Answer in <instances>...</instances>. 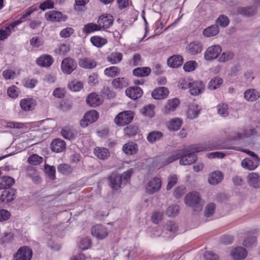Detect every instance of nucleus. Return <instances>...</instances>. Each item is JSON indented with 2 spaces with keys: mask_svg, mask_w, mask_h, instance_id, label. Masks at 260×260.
<instances>
[{
  "mask_svg": "<svg viewBox=\"0 0 260 260\" xmlns=\"http://www.w3.org/2000/svg\"><path fill=\"white\" fill-rule=\"evenodd\" d=\"M234 149V148L228 146L224 144H213L210 142L204 145H197L191 146L190 150L186 152V154H185L183 151V154L180 157V164L181 165H189L194 162L197 159L195 153L211 149Z\"/></svg>",
  "mask_w": 260,
  "mask_h": 260,
  "instance_id": "nucleus-1",
  "label": "nucleus"
},
{
  "mask_svg": "<svg viewBox=\"0 0 260 260\" xmlns=\"http://www.w3.org/2000/svg\"><path fill=\"white\" fill-rule=\"evenodd\" d=\"M133 173V169H131L124 172L122 175H118L117 173H112L109 177L111 188L117 190L122 187V185L127 183Z\"/></svg>",
  "mask_w": 260,
  "mask_h": 260,
  "instance_id": "nucleus-2",
  "label": "nucleus"
},
{
  "mask_svg": "<svg viewBox=\"0 0 260 260\" xmlns=\"http://www.w3.org/2000/svg\"><path fill=\"white\" fill-rule=\"evenodd\" d=\"M184 202L187 206L191 207L194 211H201L202 209L203 202L200 194L197 191H192L187 193L185 196Z\"/></svg>",
  "mask_w": 260,
  "mask_h": 260,
  "instance_id": "nucleus-3",
  "label": "nucleus"
},
{
  "mask_svg": "<svg viewBox=\"0 0 260 260\" xmlns=\"http://www.w3.org/2000/svg\"><path fill=\"white\" fill-rule=\"evenodd\" d=\"M133 118L134 113L132 111H124L115 117L114 122L117 125L122 126L131 123Z\"/></svg>",
  "mask_w": 260,
  "mask_h": 260,
  "instance_id": "nucleus-4",
  "label": "nucleus"
},
{
  "mask_svg": "<svg viewBox=\"0 0 260 260\" xmlns=\"http://www.w3.org/2000/svg\"><path fill=\"white\" fill-rule=\"evenodd\" d=\"M182 154L183 150H177L171 153L167 157H157L155 161L158 162V167L160 168L180 158Z\"/></svg>",
  "mask_w": 260,
  "mask_h": 260,
  "instance_id": "nucleus-5",
  "label": "nucleus"
},
{
  "mask_svg": "<svg viewBox=\"0 0 260 260\" xmlns=\"http://www.w3.org/2000/svg\"><path fill=\"white\" fill-rule=\"evenodd\" d=\"M32 257L31 249L27 246L20 247L13 255V260H31Z\"/></svg>",
  "mask_w": 260,
  "mask_h": 260,
  "instance_id": "nucleus-6",
  "label": "nucleus"
},
{
  "mask_svg": "<svg viewBox=\"0 0 260 260\" xmlns=\"http://www.w3.org/2000/svg\"><path fill=\"white\" fill-rule=\"evenodd\" d=\"M221 47L218 45H214L209 47L204 53V58L207 61H211L217 58L221 52Z\"/></svg>",
  "mask_w": 260,
  "mask_h": 260,
  "instance_id": "nucleus-7",
  "label": "nucleus"
},
{
  "mask_svg": "<svg viewBox=\"0 0 260 260\" xmlns=\"http://www.w3.org/2000/svg\"><path fill=\"white\" fill-rule=\"evenodd\" d=\"M99 118V113L93 110L87 112L80 121L82 127H86L88 124L95 122Z\"/></svg>",
  "mask_w": 260,
  "mask_h": 260,
  "instance_id": "nucleus-8",
  "label": "nucleus"
},
{
  "mask_svg": "<svg viewBox=\"0 0 260 260\" xmlns=\"http://www.w3.org/2000/svg\"><path fill=\"white\" fill-rule=\"evenodd\" d=\"M77 68V63L73 59L67 57L63 59L61 64V70L66 74H71Z\"/></svg>",
  "mask_w": 260,
  "mask_h": 260,
  "instance_id": "nucleus-9",
  "label": "nucleus"
},
{
  "mask_svg": "<svg viewBox=\"0 0 260 260\" xmlns=\"http://www.w3.org/2000/svg\"><path fill=\"white\" fill-rule=\"evenodd\" d=\"M161 186V180L158 178L155 177L146 183L145 190L147 193L152 194L158 191Z\"/></svg>",
  "mask_w": 260,
  "mask_h": 260,
  "instance_id": "nucleus-10",
  "label": "nucleus"
},
{
  "mask_svg": "<svg viewBox=\"0 0 260 260\" xmlns=\"http://www.w3.org/2000/svg\"><path fill=\"white\" fill-rule=\"evenodd\" d=\"M259 159L258 157L245 158L241 162L243 168L248 170H254L259 165Z\"/></svg>",
  "mask_w": 260,
  "mask_h": 260,
  "instance_id": "nucleus-11",
  "label": "nucleus"
},
{
  "mask_svg": "<svg viewBox=\"0 0 260 260\" xmlns=\"http://www.w3.org/2000/svg\"><path fill=\"white\" fill-rule=\"evenodd\" d=\"M19 105L23 111L25 112L31 111L35 108L37 105V101L33 98H26L20 101Z\"/></svg>",
  "mask_w": 260,
  "mask_h": 260,
  "instance_id": "nucleus-12",
  "label": "nucleus"
},
{
  "mask_svg": "<svg viewBox=\"0 0 260 260\" xmlns=\"http://www.w3.org/2000/svg\"><path fill=\"white\" fill-rule=\"evenodd\" d=\"M45 18L47 21L51 22H59L67 19V17L60 12L56 11H50L46 13Z\"/></svg>",
  "mask_w": 260,
  "mask_h": 260,
  "instance_id": "nucleus-13",
  "label": "nucleus"
},
{
  "mask_svg": "<svg viewBox=\"0 0 260 260\" xmlns=\"http://www.w3.org/2000/svg\"><path fill=\"white\" fill-rule=\"evenodd\" d=\"M186 49L188 54L191 55H195L202 52L203 45L199 41H193L187 45Z\"/></svg>",
  "mask_w": 260,
  "mask_h": 260,
  "instance_id": "nucleus-14",
  "label": "nucleus"
},
{
  "mask_svg": "<svg viewBox=\"0 0 260 260\" xmlns=\"http://www.w3.org/2000/svg\"><path fill=\"white\" fill-rule=\"evenodd\" d=\"M92 235L98 239H103L108 235L106 229L102 225H96L93 226L91 230Z\"/></svg>",
  "mask_w": 260,
  "mask_h": 260,
  "instance_id": "nucleus-15",
  "label": "nucleus"
},
{
  "mask_svg": "<svg viewBox=\"0 0 260 260\" xmlns=\"http://www.w3.org/2000/svg\"><path fill=\"white\" fill-rule=\"evenodd\" d=\"M113 22V17L111 15H103L100 17L98 19V25L100 26V30L103 28H108L110 27Z\"/></svg>",
  "mask_w": 260,
  "mask_h": 260,
  "instance_id": "nucleus-16",
  "label": "nucleus"
},
{
  "mask_svg": "<svg viewBox=\"0 0 260 260\" xmlns=\"http://www.w3.org/2000/svg\"><path fill=\"white\" fill-rule=\"evenodd\" d=\"M126 95L133 100L141 98L143 93L142 89L137 86L130 87L125 90Z\"/></svg>",
  "mask_w": 260,
  "mask_h": 260,
  "instance_id": "nucleus-17",
  "label": "nucleus"
},
{
  "mask_svg": "<svg viewBox=\"0 0 260 260\" xmlns=\"http://www.w3.org/2000/svg\"><path fill=\"white\" fill-rule=\"evenodd\" d=\"M247 182L249 186L254 188H260V175L255 172H252L247 176Z\"/></svg>",
  "mask_w": 260,
  "mask_h": 260,
  "instance_id": "nucleus-18",
  "label": "nucleus"
},
{
  "mask_svg": "<svg viewBox=\"0 0 260 260\" xmlns=\"http://www.w3.org/2000/svg\"><path fill=\"white\" fill-rule=\"evenodd\" d=\"M180 104V100L177 98L170 99L167 101L164 109L165 113L169 114L174 111Z\"/></svg>",
  "mask_w": 260,
  "mask_h": 260,
  "instance_id": "nucleus-19",
  "label": "nucleus"
},
{
  "mask_svg": "<svg viewBox=\"0 0 260 260\" xmlns=\"http://www.w3.org/2000/svg\"><path fill=\"white\" fill-rule=\"evenodd\" d=\"M257 12V8L253 6L247 7H239L237 9V15L251 17L254 15Z\"/></svg>",
  "mask_w": 260,
  "mask_h": 260,
  "instance_id": "nucleus-20",
  "label": "nucleus"
},
{
  "mask_svg": "<svg viewBox=\"0 0 260 260\" xmlns=\"http://www.w3.org/2000/svg\"><path fill=\"white\" fill-rule=\"evenodd\" d=\"M52 57L48 54H43L40 56L36 60L37 64L43 67H50L53 62Z\"/></svg>",
  "mask_w": 260,
  "mask_h": 260,
  "instance_id": "nucleus-21",
  "label": "nucleus"
},
{
  "mask_svg": "<svg viewBox=\"0 0 260 260\" xmlns=\"http://www.w3.org/2000/svg\"><path fill=\"white\" fill-rule=\"evenodd\" d=\"M223 178V176L221 172L214 171L209 174L208 181L211 185H216L221 182Z\"/></svg>",
  "mask_w": 260,
  "mask_h": 260,
  "instance_id": "nucleus-22",
  "label": "nucleus"
},
{
  "mask_svg": "<svg viewBox=\"0 0 260 260\" xmlns=\"http://www.w3.org/2000/svg\"><path fill=\"white\" fill-rule=\"evenodd\" d=\"M21 23V21H15L6 27L4 29L0 30V40L2 41L7 38L11 34L12 30L18 25Z\"/></svg>",
  "mask_w": 260,
  "mask_h": 260,
  "instance_id": "nucleus-23",
  "label": "nucleus"
},
{
  "mask_svg": "<svg viewBox=\"0 0 260 260\" xmlns=\"http://www.w3.org/2000/svg\"><path fill=\"white\" fill-rule=\"evenodd\" d=\"M51 150L57 153L63 151L66 148V144L64 141L60 139H54L50 145Z\"/></svg>",
  "mask_w": 260,
  "mask_h": 260,
  "instance_id": "nucleus-24",
  "label": "nucleus"
},
{
  "mask_svg": "<svg viewBox=\"0 0 260 260\" xmlns=\"http://www.w3.org/2000/svg\"><path fill=\"white\" fill-rule=\"evenodd\" d=\"M247 255L246 249L242 247L235 248L231 252V255L235 260H241L245 258Z\"/></svg>",
  "mask_w": 260,
  "mask_h": 260,
  "instance_id": "nucleus-25",
  "label": "nucleus"
},
{
  "mask_svg": "<svg viewBox=\"0 0 260 260\" xmlns=\"http://www.w3.org/2000/svg\"><path fill=\"white\" fill-rule=\"evenodd\" d=\"M205 85L201 81H195L191 83L190 88L191 94L196 95L203 92Z\"/></svg>",
  "mask_w": 260,
  "mask_h": 260,
  "instance_id": "nucleus-26",
  "label": "nucleus"
},
{
  "mask_svg": "<svg viewBox=\"0 0 260 260\" xmlns=\"http://www.w3.org/2000/svg\"><path fill=\"white\" fill-rule=\"evenodd\" d=\"M15 190L13 189H5L0 196V202L9 203L12 201L14 199Z\"/></svg>",
  "mask_w": 260,
  "mask_h": 260,
  "instance_id": "nucleus-27",
  "label": "nucleus"
},
{
  "mask_svg": "<svg viewBox=\"0 0 260 260\" xmlns=\"http://www.w3.org/2000/svg\"><path fill=\"white\" fill-rule=\"evenodd\" d=\"M86 102L89 106L95 107L100 105L102 103V100L99 95L95 93H91L87 96Z\"/></svg>",
  "mask_w": 260,
  "mask_h": 260,
  "instance_id": "nucleus-28",
  "label": "nucleus"
},
{
  "mask_svg": "<svg viewBox=\"0 0 260 260\" xmlns=\"http://www.w3.org/2000/svg\"><path fill=\"white\" fill-rule=\"evenodd\" d=\"M169 94L168 89L164 87H158L154 90L152 93V96L156 100H160L167 97Z\"/></svg>",
  "mask_w": 260,
  "mask_h": 260,
  "instance_id": "nucleus-29",
  "label": "nucleus"
},
{
  "mask_svg": "<svg viewBox=\"0 0 260 260\" xmlns=\"http://www.w3.org/2000/svg\"><path fill=\"white\" fill-rule=\"evenodd\" d=\"M243 131L240 130L236 134V136H232L230 139L231 140L236 141L240 139L249 138L256 135V131L253 129H250L247 131L245 133H242Z\"/></svg>",
  "mask_w": 260,
  "mask_h": 260,
  "instance_id": "nucleus-30",
  "label": "nucleus"
},
{
  "mask_svg": "<svg viewBox=\"0 0 260 260\" xmlns=\"http://www.w3.org/2000/svg\"><path fill=\"white\" fill-rule=\"evenodd\" d=\"M138 150L137 144L133 142H128L125 143L122 147V150L127 155L135 154Z\"/></svg>",
  "mask_w": 260,
  "mask_h": 260,
  "instance_id": "nucleus-31",
  "label": "nucleus"
},
{
  "mask_svg": "<svg viewBox=\"0 0 260 260\" xmlns=\"http://www.w3.org/2000/svg\"><path fill=\"white\" fill-rule=\"evenodd\" d=\"M14 183L15 180L12 177L7 176H2L0 181V189L10 188Z\"/></svg>",
  "mask_w": 260,
  "mask_h": 260,
  "instance_id": "nucleus-32",
  "label": "nucleus"
},
{
  "mask_svg": "<svg viewBox=\"0 0 260 260\" xmlns=\"http://www.w3.org/2000/svg\"><path fill=\"white\" fill-rule=\"evenodd\" d=\"M79 65L80 67L86 69H92L96 66V63L93 59L85 57L79 60Z\"/></svg>",
  "mask_w": 260,
  "mask_h": 260,
  "instance_id": "nucleus-33",
  "label": "nucleus"
},
{
  "mask_svg": "<svg viewBox=\"0 0 260 260\" xmlns=\"http://www.w3.org/2000/svg\"><path fill=\"white\" fill-rule=\"evenodd\" d=\"M167 62L168 66L171 68H177L182 64L183 58L179 55H174L169 58Z\"/></svg>",
  "mask_w": 260,
  "mask_h": 260,
  "instance_id": "nucleus-34",
  "label": "nucleus"
},
{
  "mask_svg": "<svg viewBox=\"0 0 260 260\" xmlns=\"http://www.w3.org/2000/svg\"><path fill=\"white\" fill-rule=\"evenodd\" d=\"M94 154L99 159H105L110 156L109 150L104 147H97L94 149Z\"/></svg>",
  "mask_w": 260,
  "mask_h": 260,
  "instance_id": "nucleus-35",
  "label": "nucleus"
},
{
  "mask_svg": "<svg viewBox=\"0 0 260 260\" xmlns=\"http://www.w3.org/2000/svg\"><path fill=\"white\" fill-rule=\"evenodd\" d=\"M259 97V92L254 89H247L244 92V98L249 102L255 101Z\"/></svg>",
  "mask_w": 260,
  "mask_h": 260,
  "instance_id": "nucleus-36",
  "label": "nucleus"
},
{
  "mask_svg": "<svg viewBox=\"0 0 260 260\" xmlns=\"http://www.w3.org/2000/svg\"><path fill=\"white\" fill-rule=\"evenodd\" d=\"M90 41L95 47L101 48L107 43L106 39L98 36H92L90 39Z\"/></svg>",
  "mask_w": 260,
  "mask_h": 260,
  "instance_id": "nucleus-37",
  "label": "nucleus"
},
{
  "mask_svg": "<svg viewBox=\"0 0 260 260\" xmlns=\"http://www.w3.org/2000/svg\"><path fill=\"white\" fill-rule=\"evenodd\" d=\"M122 54L119 52H113L110 53L108 57L107 60L111 64H115L119 63L122 59Z\"/></svg>",
  "mask_w": 260,
  "mask_h": 260,
  "instance_id": "nucleus-38",
  "label": "nucleus"
},
{
  "mask_svg": "<svg viewBox=\"0 0 260 260\" xmlns=\"http://www.w3.org/2000/svg\"><path fill=\"white\" fill-rule=\"evenodd\" d=\"M219 31V29L217 25H212L205 28L203 34L206 37H212L217 35Z\"/></svg>",
  "mask_w": 260,
  "mask_h": 260,
  "instance_id": "nucleus-39",
  "label": "nucleus"
},
{
  "mask_svg": "<svg viewBox=\"0 0 260 260\" xmlns=\"http://www.w3.org/2000/svg\"><path fill=\"white\" fill-rule=\"evenodd\" d=\"M112 84L115 88H122L128 85V80L124 77L117 78L113 80Z\"/></svg>",
  "mask_w": 260,
  "mask_h": 260,
  "instance_id": "nucleus-40",
  "label": "nucleus"
},
{
  "mask_svg": "<svg viewBox=\"0 0 260 260\" xmlns=\"http://www.w3.org/2000/svg\"><path fill=\"white\" fill-rule=\"evenodd\" d=\"M99 30H100V26L98 24L93 23H88L85 24L82 29V32L86 35Z\"/></svg>",
  "mask_w": 260,
  "mask_h": 260,
  "instance_id": "nucleus-41",
  "label": "nucleus"
},
{
  "mask_svg": "<svg viewBox=\"0 0 260 260\" xmlns=\"http://www.w3.org/2000/svg\"><path fill=\"white\" fill-rule=\"evenodd\" d=\"M120 69L116 66H111L104 70L105 75L110 78H114L120 74Z\"/></svg>",
  "mask_w": 260,
  "mask_h": 260,
  "instance_id": "nucleus-42",
  "label": "nucleus"
},
{
  "mask_svg": "<svg viewBox=\"0 0 260 260\" xmlns=\"http://www.w3.org/2000/svg\"><path fill=\"white\" fill-rule=\"evenodd\" d=\"M182 120L179 118L172 119L168 124V127L171 131H177L181 126Z\"/></svg>",
  "mask_w": 260,
  "mask_h": 260,
  "instance_id": "nucleus-43",
  "label": "nucleus"
},
{
  "mask_svg": "<svg viewBox=\"0 0 260 260\" xmlns=\"http://www.w3.org/2000/svg\"><path fill=\"white\" fill-rule=\"evenodd\" d=\"M163 136L162 133L158 131H152L149 133L147 137L148 141L150 143H153L156 141L161 140Z\"/></svg>",
  "mask_w": 260,
  "mask_h": 260,
  "instance_id": "nucleus-44",
  "label": "nucleus"
},
{
  "mask_svg": "<svg viewBox=\"0 0 260 260\" xmlns=\"http://www.w3.org/2000/svg\"><path fill=\"white\" fill-rule=\"evenodd\" d=\"M151 70L148 67L137 68L133 70V74L137 77H145L149 75Z\"/></svg>",
  "mask_w": 260,
  "mask_h": 260,
  "instance_id": "nucleus-45",
  "label": "nucleus"
},
{
  "mask_svg": "<svg viewBox=\"0 0 260 260\" xmlns=\"http://www.w3.org/2000/svg\"><path fill=\"white\" fill-rule=\"evenodd\" d=\"M222 79L219 77H215L212 78L208 84V88L210 90H215L219 88L222 84Z\"/></svg>",
  "mask_w": 260,
  "mask_h": 260,
  "instance_id": "nucleus-46",
  "label": "nucleus"
},
{
  "mask_svg": "<svg viewBox=\"0 0 260 260\" xmlns=\"http://www.w3.org/2000/svg\"><path fill=\"white\" fill-rule=\"evenodd\" d=\"M199 111L200 110L197 105H190L187 112V117L190 119L195 118L197 117Z\"/></svg>",
  "mask_w": 260,
  "mask_h": 260,
  "instance_id": "nucleus-47",
  "label": "nucleus"
},
{
  "mask_svg": "<svg viewBox=\"0 0 260 260\" xmlns=\"http://www.w3.org/2000/svg\"><path fill=\"white\" fill-rule=\"evenodd\" d=\"M166 230L170 233L171 236L173 237L174 234L178 230V226L173 221L167 222L165 226Z\"/></svg>",
  "mask_w": 260,
  "mask_h": 260,
  "instance_id": "nucleus-48",
  "label": "nucleus"
},
{
  "mask_svg": "<svg viewBox=\"0 0 260 260\" xmlns=\"http://www.w3.org/2000/svg\"><path fill=\"white\" fill-rule=\"evenodd\" d=\"M179 212V207L177 205H173L168 207L166 210V214L169 217H175Z\"/></svg>",
  "mask_w": 260,
  "mask_h": 260,
  "instance_id": "nucleus-49",
  "label": "nucleus"
},
{
  "mask_svg": "<svg viewBox=\"0 0 260 260\" xmlns=\"http://www.w3.org/2000/svg\"><path fill=\"white\" fill-rule=\"evenodd\" d=\"M218 114L222 117H225L229 114L228 107L226 104H220L217 107Z\"/></svg>",
  "mask_w": 260,
  "mask_h": 260,
  "instance_id": "nucleus-50",
  "label": "nucleus"
},
{
  "mask_svg": "<svg viewBox=\"0 0 260 260\" xmlns=\"http://www.w3.org/2000/svg\"><path fill=\"white\" fill-rule=\"evenodd\" d=\"M178 176L175 174L169 175L168 178V184L166 188L168 190H170L177 182Z\"/></svg>",
  "mask_w": 260,
  "mask_h": 260,
  "instance_id": "nucleus-51",
  "label": "nucleus"
},
{
  "mask_svg": "<svg viewBox=\"0 0 260 260\" xmlns=\"http://www.w3.org/2000/svg\"><path fill=\"white\" fill-rule=\"evenodd\" d=\"M60 133L64 139L69 140H72L76 136L73 131L67 128L62 129Z\"/></svg>",
  "mask_w": 260,
  "mask_h": 260,
  "instance_id": "nucleus-52",
  "label": "nucleus"
},
{
  "mask_svg": "<svg viewBox=\"0 0 260 260\" xmlns=\"http://www.w3.org/2000/svg\"><path fill=\"white\" fill-rule=\"evenodd\" d=\"M216 205L213 203L208 204L205 207L204 214L206 217L212 216L215 212Z\"/></svg>",
  "mask_w": 260,
  "mask_h": 260,
  "instance_id": "nucleus-53",
  "label": "nucleus"
},
{
  "mask_svg": "<svg viewBox=\"0 0 260 260\" xmlns=\"http://www.w3.org/2000/svg\"><path fill=\"white\" fill-rule=\"evenodd\" d=\"M191 83L189 78H182L179 81L178 86L183 89H187L189 87L190 88Z\"/></svg>",
  "mask_w": 260,
  "mask_h": 260,
  "instance_id": "nucleus-54",
  "label": "nucleus"
},
{
  "mask_svg": "<svg viewBox=\"0 0 260 260\" xmlns=\"http://www.w3.org/2000/svg\"><path fill=\"white\" fill-rule=\"evenodd\" d=\"M83 84L79 81H72L68 85L69 88L73 91H80L83 88Z\"/></svg>",
  "mask_w": 260,
  "mask_h": 260,
  "instance_id": "nucleus-55",
  "label": "nucleus"
},
{
  "mask_svg": "<svg viewBox=\"0 0 260 260\" xmlns=\"http://www.w3.org/2000/svg\"><path fill=\"white\" fill-rule=\"evenodd\" d=\"M43 161V158L37 154H32L27 159L29 164L33 165L40 164Z\"/></svg>",
  "mask_w": 260,
  "mask_h": 260,
  "instance_id": "nucleus-56",
  "label": "nucleus"
},
{
  "mask_svg": "<svg viewBox=\"0 0 260 260\" xmlns=\"http://www.w3.org/2000/svg\"><path fill=\"white\" fill-rule=\"evenodd\" d=\"M154 107L153 105L146 106L143 108L142 113L145 116L151 117L154 114Z\"/></svg>",
  "mask_w": 260,
  "mask_h": 260,
  "instance_id": "nucleus-57",
  "label": "nucleus"
},
{
  "mask_svg": "<svg viewBox=\"0 0 260 260\" xmlns=\"http://www.w3.org/2000/svg\"><path fill=\"white\" fill-rule=\"evenodd\" d=\"M234 57V54L231 52H223L218 58L220 62H225L232 59Z\"/></svg>",
  "mask_w": 260,
  "mask_h": 260,
  "instance_id": "nucleus-58",
  "label": "nucleus"
},
{
  "mask_svg": "<svg viewBox=\"0 0 260 260\" xmlns=\"http://www.w3.org/2000/svg\"><path fill=\"white\" fill-rule=\"evenodd\" d=\"M197 66V63L196 61H188L183 66V69L185 72H191L193 71Z\"/></svg>",
  "mask_w": 260,
  "mask_h": 260,
  "instance_id": "nucleus-59",
  "label": "nucleus"
},
{
  "mask_svg": "<svg viewBox=\"0 0 260 260\" xmlns=\"http://www.w3.org/2000/svg\"><path fill=\"white\" fill-rule=\"evenodd\" d=\"M70 49L68 45L64 44H61L58 48L55 50V53L60 55H65L69 52Z\"/></svg>",
  "mask_w": 260,
  "mask_h": 260,
  "instance_id": "nucleus-60",
  "label": "nucleus"
},
{
  "mask_svg": "<svg viewBox=\"0 0 260 260\" xmlns=\"http://www.w3.org/2000/svg\"><path fill=\"white\" fill-rule=\"evenodd\" d=\"M19 92V89L14 85L10 87L7 90L8 95L13 99L16 98L18 96Z\"/></svg>",
  "mask_w": 260,
  "mask_h": 260,
  "instance_id": "nucleus-61",
  "label": "nucleus"
},
{
  "mask_svg": "<svg viewBox=\"0 0 260 260\" xmlns=\"http://www.w3.org/2000/svg\"><path fill=\"white\" fill-rule=\"evenodd\" d=\"M44 41L41 37H35L30 40V45L34 47H39L43 44Z\"/></svg>",
  "mask_w": 260,
  "mask_h": 260,
  "instance_id": "nucleus-62",
  "label": "nucleus"
},
{
  "mask_svg": "<svg viewBox=\"0 0 260 260\" xmlns=\"http://www.w3.org/2000/svg\"><path fill=\"white\" fill-rule=\"evenodd\" d=\"M229 23V18L224 15H220L217 20V23L222 27H226Z\"/></svg>",
  "mask_w": 260,
  "mask_h": 260,
  "instance_id": "nucleus-63",
  "label": "nucleus"
},
{
  "mask_svg": "<svg viewBox=\"0 0 260 260\" xmlns=\"http://www.w3.org/2000/svg\"><path fill=\"white\" fill-rule=\"evenodd\" d=\"M54 4L52 0H47L40 5L39 8L42 11H45L46 9L53 8Z\"/></svg>",
  "mask_w": 260,
  "mask_h": 260,
  "instance_id": "nucleus-64",
  "label": "nucleus"
}]
</instances>
